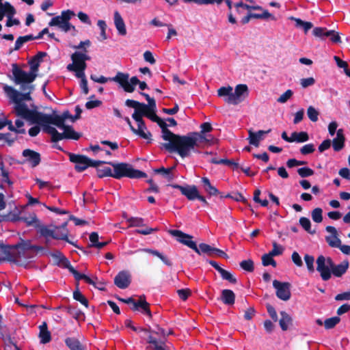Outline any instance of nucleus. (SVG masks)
Returning a JSON list of instances; mask_svg holds the SVG:
<instances>
[{
	"label": "nucleus",
	"instance_id": "1",
	"mask_svg": "<svg viewBox=\"0 0 350 350\" xmlns=\"http://www.w3.org/2000/svg\"><path fill=\"white\" fill-rule=\"evenodd\" d=\"M12 80L16 85H20L22 92L7 84H3V90L10 102L14 104L16 114L26 120L28 113H31L33 110L29 109L25 102L32 100L31 94L35 89L32 83L36 78V75L24 70L16 64H12Z\"/></svg>",
	"mask_w": 350,
	"mask_h": 350
},
{
	"label": "nucleus",
	"instance_id": "2",
	"mask_svg": "<svg viewBox=\"0 0 350 350\" xmlns=\"http://www.w3.org/2000/svg\"><path fill=\"white\" fill-rule=\"evenodd\" d=\"M26 118L30 124H37L42 127L43 131L51 135V140L57 142L64 139H71L77 140L80 134L75 132L71 126L65 124L67 120L72 122L76 120L74 116L68 111H64L62 115L46 114L33 111L28 113Z\"/></svg>",
	"mask_w": 350,
	"mask_h": 350
},
{
	"label": "nucleus",
	"instance_id": "3",
	"mask_svg": "<svg viewBox=\"0 0 350 350\" xmlns=\"http://www.w3.org/2000/svg\"><path fill=\"white\" fill-rule=\"evenodd\" d=\"M162 146L171 152H176L181 157H187L191 152H198L191 133L184 136L175 134V137L168 143L163 144Z\"/></svg>",
	"mask_w": 350,
	"mask_h": 350
},
{
	"label": "nucleus",
	"instance_id": "4",
	"mask_svg": "<svg viewBox=\"0 0 350 350\" xmlns=\"http://www.w3.org/2000/svg\"><path fill=\"white\" fill-rule=\"evenodd\" d=\"M167 335L163 329L158 326L154 329H140V338L148 344L147 348L150 350H170L166 344Z\"/></svg>",
	"mask_w": 350,
	"mask_h": 350
},
{
	"label": "nucleus",
	"instance_id": "5",
	"mask_svg": "<svg viewBox=\"0 0 350 350\" xmlns=\"http://www.w3.org/2000/svg\"><path fill=\"white\" fill-rule=\"evenodd\" d=\"M217 94L220 97H224L226 103L237 105L247 97L248 88L245 84H239L235 87L233 92V88L230 85L221 87L218 89Z\"/></svg>",
	"mask_w": 350,
	"mask_h": 350
},
{
	"label": "nucleus",
	"instance_id": "6",
	"mask_svg": "<svg viewBox=\"0 0 350 350\" xmlns=\"http://www.w3.org/2000/svg\"><path fill=\"white\" fill-rule=\"evenodd\" d=\"M108 163L113 167V177L115 178L119 179L124 176L131 178H139L146 176L144 172L133 169L131 165L127 163H116L113 162Z\"/></svg>",
	"mask_w": 350,
	"mask_h": 350
},
{
	"label": "nucleus",
	"instance_id": "7",
	"mask_svg": "<svg viewBox=\"0 0 350 350\" xmlns=\"http://www.w3.org/2000/svg\"><path fill=\"white\" fill-rule=\"evenodd\" d=\"M148 107L146 104L140 103L139 105L135 109L133 113L132 118L136 121L137 126H139L138 131H140L141 134L143 135V139L151 140L152 135L147 131V127L142 119L143 116H146L148 110Z\"/></svg>",
	"mask_w": 350,
	"mask_h": 350
},
{
	"label": "nucleus",
	"instance_id": "8",
	"mask_svg": "<svg viewBox=\"0 0 350 350\" xmlns=\"http://www.w3.org/2000/svg\"><path fill=\"white\" fill-rule=\"evenodd\" d=\"M110 81L119 83L125 92L130 93L135 90V86L139 83L137 77H133L129 80V75L122 72H118L115 77H111Z\"/></svg>",
	"mask_w": 350,
	"mask_h": 350
},
{
	"label": "nucleus",
	"instance_id": "9",
	"mask_svg": "<svg viewBox=\"0 0 350 350\" xmlns=\"http://www.w3.org/2000/svg\"><path fill=\"white\" fill-rule=\"evenodd\" d=\"M74 15V12L70 10L63 11L60 16L53 17L49 25V26H57L62 31L68 32L71 29H75L69 22L71 17Z\"/></svg>",
	"mask_w": 350,
	"mask_h": 350
},
{
	"label": "nucleus",
	"instance_id": "10",
	"mask_svg": "<svg viewBox=\"0 0 350 350\" xmlns=\"http://www.w3.org/2000/svg\"><path fill=\"white\" fill-rule=\"evenodd\" d=\"M69 159L71 162L75 163V170L79 172L84 171L90 166L97 167L103 163L100 161L91 160L84 155L73 153L69 154Z\"/></svg>",
	"mask_w": 350,
	"mask_h": 350
},
{
	"label": "nucleus",
	"instance_id": "11",
	"mask_svg": "<svg viewBox=\"0 0 350 350\" xmlns=\"http://www.w3.org/2000/svg\"><path fill=\"white\" fill-rule=\"evenodd\" d=\"M317 270L320 273L323 280L327 281L331 278V269L333 260L331 258L321 255L317 259Z\"/></svg>",
	"mask_w": 350,
	"mask_h": 350
},
{
	"label": "nucleus",
	"instance_id": "12",
	"mask_svg": "<svg viewBox=\"0 0 350 350\" xmlns=\"http://www.w3.org/2000/svg\"><path fill=\"white\" fill-rule=\"evenodd\" d=\"M71 59L72 62L67 66V70L70 72H74L75 77H83L87 68V64L79 55V51H76L72 53Z\"/></svg>",
	"mask_w": 350,
	"mask_h": 350
},
{
	"label": "nucleus",
	"instance_id": "13",
	"mask_svg": "<svg viewBox=\"0 0 350 350\" xmlns=\"http://www.w3.org/2000/svg\"><path fill=\"white\" fill-rule=\"evenodd\" d=\"M169 233L176 237L178 242L193 250L197 254H200V250H198L196 242L192 241V236L185 234L178 230H169Z\"/></svg>",
	"mask_w": 350,
	"mask_h": 350
},
{
	"label": "nucleus",
	"instance_id": "14",
	"mask_svg": "<svg viewBox=\"0 0 350 350\" xmlns=\"http://www.w3.org/2000/svg\"><path fill=\"white\" fill-rule=\"evenodd\" d=\"M273 286L276 290V296L282 301H288L291 298V284L288 282H282L273 280Z\"/></svg>",
	"mask_w": 350,
	"mask_h": 350
},
{
	"label": "nucleus",
	"instance_id": "15",
	"mask_svg": "<svg viewBox=\"0 0 350 350\" xmlns=\"http://www.w3.org/2000/svg\"><path fill=\"white\" fill-rule=\"evenodd\" d=\"M32 249L33 247L30 242L23 241L14 247L12 252L16 258H28L29 253Z\"/></svg>",
	"mask_w": 350,
	"mask_h": 350
},
{
	"label": "nucleus",
	"instance_id": "16",
	"mask_svg": "<svg viewBox=\"0 0 350 350\" xmlns=\"http://www.w3.org/2000/svg\"><path fill=\"white\" fill-rule=\"evenodd\" d=\"M312 33L314 36L323 39L328 37L334 43H339L341 42L339 34L334 30L328 31L323 27H315L313 29Z\"/></svg>",
	"mask_w": 350,
	"mask_h": 350
},
{
	"label": "nucleus",
	"instance_id": "17",
	"mask_svg": "<svg viewBox=\"0 0 350 350\" xmlns=\"http://www.w3.org/2000/svg\"><path fill=\"white\" fill-rule=\"evenodd\" d=\"M170 186L179 189L181 193L189 200H196V197H198V193H199L197 187L195 185L182 186L174 184L170 185Z\"/></svg>",
	"mask_w": 350,
	"mask_h": 350
},
{
	"label": "nucleus",
	"instance_id": "18",
	"mask_svg": "<svg viewBox=\"0 0 350 350\" xmlns=\"http://www.w3.org/2000/svg\"><path fill=\"white\" fill-rule=\"evenodd\" d=\"M114 283L120 288H127L131 283L130 273L126 271L119 272L114 278Z\"/></svg>",
	"mask_w": 350,
	"mask_h": 350
},
{
	"label": "nucleus",
	"instance_id": "19",
	"mask_svg": "<svg viewBox=\"0 0 350 350\" xmlns=\"http://www.w3.org/2000/svg\"><path fill=\"white\" fill-rule=\"evenodd\" d=\"M326 231L330 233V235L327 236L325 239L329 246L332 247H338L341 243L340 239L338 237V232L334 226H327Z\"/></svg>",
	"mask_w": 350,
	"mask_h": 350
},
{
	"label": "nucleus",
	"instance_id": "20",
	"mask_svg": "<svg viewBox=\"0 0 350 350\" xmlns=\"http://www.w3.org/2000/svg\"><path fill=\"white\" fill-rule=\"evenodd\" d=\"M271 129L268 131H258V132H253L252 130L248 131V141L250 144L253 145L256 147H258L260 142L263 139V135L266 133H269Z\"/></svg>",
	"mask_w": 350,
	"mask_h": 350
},
{
	"label": "nucleus",
	"instance_id": "21",
	"mask_svg": "<svg viewBox=\"0 0 350 350\" xmlns=\"http://www.w3.org/2000/svg\"><path fill=\"white\" fill-rule=\"evenodd\" d=\"M23 156L25 157V161L29 163L31 167L37 166L40 162V154L29 149L23 150Z\"/></svg>",
	"mask_w": 350,
	"mask_h": 350
},
{
	"label": "nucleus",
	"instance_id": "22",
	"mask_svg": "<svg viewBox=\"0 0 350 350\" xmlns=\"http://www.w3.org/2000/svg\"><path fill=\"white\" fill-rule=\"evenodd\" d=\"M349 266V263L347 260H344L339 265H335L333 262V266L331 269V274L332 273L336 277H341L344 275Z\"/></svg>",
	"mask_w": 350,
	"mask_h": 350
},
{
	"label": "nucleus",
	"instance_id": "23",
	"mask_svg": "<svg viewBox=\"0 0 350 350\" xmlns=\"http://www.w3.org/2000/svg\"><path fill=\"white\" fill-rule=\"evenodd\" d=\"M345 136L342 129H338L336 132V136L333 139L332 146L335 151L338 152L342 150L345 145Z\"/></svg>",
	"mask_w": 350,
	"mask_h": 350
},
{
	"label": "nucleus",
	"instance_id": "24",
	"mask_svg": "<svg viewBox=\"0 0 350 350\" xmlns=\"http://www.w3.org/2000/svg\"><path fill=\"white\" fill-rule=\"evenodd\" d=\"M114 25L118 31V33L121 36H125L126 34V29L125 23L120 14L116 11L114 12Z\"/></svg>",
	"mask_w": 350,
	"mask_h": 350
},
{
	"label": "nucleus",
	"instance_id": "25",
	"mask_svg": "<svg viewBox=\"0 0 350 350\" xmlns=\"http://www.w3.org/2000/svg\"><path fill=\"white\" fill-rule=\"evenodd\" d=\"M204 190L209 195L216 196L219 194V190L213 186L207 177H203L201 179Z\"/></svg>",
	"mask_w": 350,
	"mask_h": 350
},
{
	"label": "nucleus",
	"instance_id": "26",
	"mask_svg": "<svg viewBox=\"0 0 350 350\" xmlns=\"http://www.w3.org/2000/svg\"><path fill=\"white\" fill-rule=\"evenodd\" d=\"M281 318L279 321V324L283 331H286L288 327L292 325L293 319L285 311L280 312Z\"/></svg>",
	"mask_w": 350,
	"mask_h": 350
},
{
	"label": "nucleus",
	"instance_id": "27",
	"mask_svg": "<svg viewBox=\"0 0 350 350\" xmlns=\"http://www.w3.org/2000/svg\"><path fill=\"white\" fill-rule=\"evenodd\" d=\"M45 55L44 53H39L33 59L29 62L30 66V72L32 74L36 75V77L38 75V68L40 66V59Z\"/></svg>",
	"mask_w": 350,
	"mask_h": 350
},
{
	"label": "nucleus",
	"instance_id": "28",
	"mask_svg": "<svg viewBox=\"0 0 350 350\" xmlns=\"http://www.w3.org/2000/svg\"><path fill=\"white\" fill-rule=\"evenodd\" d=\"M18 220L25 222L27 226L40 227V222L35 213H31L26 217H21L18 218Z\"/></svg>",
	"mask_w": 350,
	"mask_h": 350
},
{
	"label": "nucleus",
	"instance_id": "29",
	"mask_svg": "<svg viewBox=\"0 0 350 350\" xmlns=\"http://www.w3.org/2000/svg\"><path fill=\"white\" fill-rule=\"evenodd\" d=\"M159 126L162 129V138L165 140L170 142L173 137H175V134L172 133L167 127V124L161 118L157 122Z\"/></svg>",
	"mask_w": 350,
	"mask_h": 350
},
{
	"label": "nucleus",
	"instance_id": "30",
	"mask_svg": "<svg viewBox=\"0 0 350 350\" xmlns=\"http://www.w3.org/2000/svg\"><path fill=\"white\" fill-rule=\"evenodd\" d=\"M221 299L226 305H232L234 303L235 295L232 291L224 289L221 291Z\"/></svg>",
	"mask_w": 350,
	"mask_h": 350
},
{
	"label": "nucleus",
	"instance_id": "31",
	"mask_svg": "<svg viewBox=\"0 0 350 350\" xmlns=\"http://www.w3.org/2000/svg\"><path fill=\"white\" fill-rule=\"evenodd\" d=\"M195 144L196 148H202L206 144V135L203 133H200L198 132H194L191 133Z\"/></svg>",
	"mask_w": 350,
	"mask_h": 350
},
{
	"label": "nucleus",
	"instance_id": "32",
	"mask_svg": "<svg viewBox=\"0 0 350 350\" xmlns=\"http://www.w3.org/2000/svg\"><path fill=\"white\" fill-rule=\"evenodd\" d=\"M135 310H141L144 314L151 317V312L149 308V304L145 300L144 296H141L139 299L137 301V307Z\"/></svg>",
	"mask_w": 350,
	"mask_h": 350
},
{
	"label": "nucleus",
	"instance_id": "33",
	"mask_svg": "<svg viewBox=\"0 0 350 350\" xmlns=\"http://www.w3.org/2000/svg\"><path fill=\"white\" fill-rule=\"evenodd\" d=\"M52 238L66 240L67 239L66 229L64 227H53Z\"/></svg>",
	"mask_w": 350,
	"mask_h": 350
},
{
	"label": "nucleus",
	"instance_id": "34",
	"mask_svg": "<svg viewBox=\"0 0 350 350\" xmlns=\"http://www.w3.org/2000/svg\"><path fill=\"white\" fill-rule=\"evenodd\" d=\"M290 19L294 21L295 22V26L297 28L303 29L306 33L313 27V24L311 22L304 21L300 18L293 16L291 17Z\"/></svg>",
	"mask_w": 350,
	"mask_h": 350
},
{
	"label": "nucleus",
	"instance_id": "35",
	"mask_svg": "<svg viewBox=\"0 0 350 350\" xmlns=\"http://www.w3.org/2000/svg\"><path fill=\"white\" fill-rule=\"evenodd\" d=\"M40 338L42 343H47L51 340V334L47 330L46 323H43L40 325Z\"/></svg>",
	"mask_w": 350,
	"mask_h": 350
},
{
	"label": "nucleus",
	"instance_id": "36",
	"mask_svg": "<svg viewBox=\"0 0 350 350\" xmlns=\"http://www.w3.org/2000/svg\"><path fill=\"white\" fill-rule=\"evenodd\" d=\"M309 139V136L306 132H293L292 133V142L303 143Z\"/></svg>",
	"mask_w": 350,
	"mask_h": 350
},
{
	"label": "nucleus",
	"instance_id": "37",
	"mask_svg": "<svg viewBox=\"0 0 350 350\" xmlns=\"http://www.w3.org/2000/svg\"><path fill=\"white\" fill-rule=\"evenodd\" d=\"M174 169V167L165 168L161 167L159 169H156L154 172L157 174H161L163 177L167 178L169 181L172 180L174 178V176L172 174V170Z\"/></svg>",
	"mask_w": 350,
	"mask_h": 350
},
{
	"label": "nucleus",
	"instance_id": "38",
	"mask_svg": "<svg viewBox=\"0 0 350 350\" xmlns=\"http://www.w3.org/2000/svg\"><path fill=\"white\" fill-rule=\"evenodd\" d=\"M33 39L34 37L32 35H27L25 36L18 37L15 42L14 50H19L25 42L32 40Z\"/></svg>",
	"mask_w": 350,
	"mask_h": 350
},
{
	"label": "nucleus",
	"instance_id": "39",
	"mask_svg": "<svg viewBox=\"0 0 350 350\" xmlns=\"http://www.w3.org/2000/svg\"><path fill=\"white\" fill-rule=\"evenodd\" d=\"M0 8L3 10L7 18L9 16H14L16 14L15 8L8 2L3 3L0 6Z\"/></svg>",
	"mask_w": 350,
	"mask_h": 350
},
{
	"label": "nucleus",
	"instance_id": "40",
	"mask_svg": "<svg viewBox=\"0 0 350 350\" xmlns=\"http://www.w3.org/2000/svg\"><path fill=\"white\" fill-rule=\"evenodd\" d=\"M323 211L321 208H315L311 213L312 220L316 223H321L323 220Z\"/></svg>",
	"mask_w": 350,
	"mask_h": 350
},
{
	"label": "nucleus",
	"instance_id": "41",
	"mask_svg": "<svg viewBox=\"0 0 350 350\" xmlns=\"http://www.w3.org/2000/svg\"><path fill=\"white\" fill-rule=\"evenodd\" d=\"M340 321V319L338 317H334L332 318L327 319L324 322V326L326 329H332Z\"/></svg>",
	"mask_w": 350,
	"mask_h": 350
},
{
	"label": "nucleus",
	"instance_id": "42",
	"mask_svg": "<svg viewBox=\"0 0 350 350\" xmlns=\"http://www.w3.org/2000/svg\"><path fill=\"white\" fill-rule=\"evenodd\" d=\"M273 256L269 253L265 254L262 256V262L264 266L272 265L276 267V262L273 260Z\"/></svg>",
	"mask_w": 350,
	"mask_h": 350
},
{
	"label": "nucleus",
	"instance_id": "43",
	"mask_svg": "<svg viewBox=\"0 0 350 350\" xmlns=\"http://www.w3.org/2000/svg\"><path fill=\"white\" fill-rule=\"evenodd\" d=\"M219 273H220L223 280H228V282L233 284L237 282V280L234 278L231 273L224 269L223 268L221 270H219Z\"/></svg>",
	"mask_w": 350,
	"mask_h": 350
},
{
	"label": "nucleus",
	"instance_id": "44",
	"mask_svg": "<svg viewBox=\"0 0 350 350\" xmlns=\"http://www.w3.org/2000/svg\"><path fill=\"white\" fill-rule=\"evenodd\" d=\"M129 227H139L144 226V221L141 217H130L127 219Z\"/></svg>",
	"mask_w": 350,
	"mask_h": 350
},
{
	"label": "nucleus",
	"instance_id": "45",
	"mask_svg": "<svg viewBox=\"0 0 350 350\" xmlns=\"http://www.w3.org/2000/svg\"><path fill=\"white\" fill-rule=\"evenodd\" d=\"M97 174L100 178L106 176L113 177V171L109 167H103L97 170Z\"/></svg>",
	"mask_w": 350,
	"mask_h": 350
},
{
	"label": "nucleus",
	"instance_id": "46",
	"mask_svg": "<svg viewBox=\"0 0 350 350\" xmlns=\"http://www.w3.org/2000/svg\"><path fill=\"white\" fill-rule=\"evenodd\" d=\"M299 224L301 227L309 233H314V231L311 230V223L308 218L302 217L299 219Z\"/></svg>",
	"mask_w": 350,
	"mask_h": 350
},
{
	"label": "nucleus",
	"instance_id": "47",
	"mask_svg": "<svg viewBox=\"0 0 350 350\" xmlns=\"http://www.w3.org/2000/svg\"><path fill=\"white\" fill-rule=\"evenodd\" d=\"M304 260L306 262L307 268L310 272H314V258L312 256H310L309 254H306L304 256Z\"/></svg>",
	"mask_w": 350,
	"mask_h": 350
},
{
	"label": "nucleus",
	"instance_id": "48",
	"mask_svg": "<svg viewBox=\"0 0 350 350\" xmlns=\"http://www.w3.org/2000/svg\"><path fill=\"white\" fill-rule=\"evenodd\" d=\"M307 115L311 121L317 122L318 120L319 112L312 106L308 108Z\"/></svg>",
	"mask_w": 350,
	"mask_h": 350
},
{
	"label": "nucleus",
	"instance_id": "49",
	"mask_svg": "<svg viewBox=\"0 0 350 350\" xmlns=\"http://www.w3.org/2000/svg\"><path fill=\"white\" fill-rule=\"evenodd\" d=\"M0 169H1V176H2L1 180H2V182L3 183L8 184V185H12V182L9 178V173H8V172L7 170H5L3 163H1L0 165Z\"/></svg>",
	"mask_w": 350,
	"mask_h": 350
},
{
	"label": "nucleus",
	"instance_id": "50",
	"mask_svg": "<svg viewBox=\"0 0 350 350\" xmlns=\"http://www.w3.org/2000/svg\"><path fill=\"white\" fill-rule=\"evenodd\" d=\"M73 297L77 301L81 302L85 307L88 306V299L79 291H75L73 293Z\"/></svg>",
	"mask_w": 350,
	"mask_h": 350
},
{
	"label": "nucleus",
	"instance_id": "51",
	"mask_svg": "<svg viewBox=\"0 0 350 350\" xmlns=\"http://www.w3.org/2000/svg\"><path fill=\"white\" fill-rule=\"evenodd\" d=\"M253 18H261V19H268L271 18V20H275L274 16L270 14L267 10H263L262 14H252Z\"/></svg>",
	"mask_w": 350,
	"mask_h": 350
},
{
	"label": "nucleus",
	"instance_id": "52",
	"mask_svg": "<svg viewBox=\"0 0 350 350\" xmlns=\"http://www.w3.org/2000/svg\"><path fill=\"white\" fill-rule=\"evenodd\" d=\"M297 173L299 174V175L301 177L305 178V177H308V176L313 175L314 171L308 167H304L299 168L297 170Z\"/></svg>",
	"mask_w": 350,
	"mask_h": 350
},
{
	"label": "nucleus",
	"instance_id": "53",
	"mask_svg": "<svg viewBox=\"0 0 350 350\" xmlns=\"http://www.w3.org/2000/svg\"><path fill=\"white\" fill-rule=\"evenodd\" d=\"M240 266L247 271L251 272L254 270V262L252 260H243L241 262Z\"/></svg>",
	"mask_w": 350,
	"mask_h": 350
},
{
	"label": "nucleus",
	"instance_id": "54",
	"mask_svg": "<svg viewBox=\"0 0 350 350\" xmlns=\"http://www.w3.org/2000/svg\"><path fill=\"white\" fill-rule=\"evenodd\" d=\"M283 250L284 249L281 245H278L276 242H273V249L269 254L273 256H279L282 254Z\"/></svg>",
	"mask_w": 350,
	"mask_h": 350
},
{
	"label": "nucleus",
	"instance_id": "55",
	"mask_svg": "<svg viewBox=\"0 0 350 350\" xmlns=\"http://www.w3.org/2000/svg\"><path fill=\"white\" fill-rule=\"evenodd\" d=\"M39 232L42 236L46 238L52 237L53 228L40 226Z\"/></svg>",
	"mask_w": 350,
	"mask_h": 350
},
{
	"label": "nucleus",
	"instance_id": "56",
	"mask_svg": "<svg viewBox=\"0 0 350 350\" xmlns=\"http://www.w3.org/2000/svg\"><path fill=\"white\" fill-rule=\"evenodd\" d=\"M198 250H200V254L201 252L206 254H212L214 252V247H212L211 245L206 243H200L199 245Z\"/></svg>",
	"mask_w": 350,
	"mask_h": 350
},
{
	"label": "nucleus",
	"instance_id": "57",
	"mask_svg": "<svg viewBox=\"0 0 350 350\" xmlns=\"http://www.w3.org/2000/svg\"><path fill=\"white\" fill-rule=\"evenodd\" d=\"M293 92L291 90H286L277 100L280 103H285L293 96Z\"/></svg>",
	"mask_w": 350,
	"mask_h": 350
},
{
	"label": "nucleus",
	"instance_id": "58",
	"mask_svg": "<svg viewBox=\"0 0 350 350\" xmlns=\"http://www.w3.org/2000/svg\"><path fill=\"white\" fill-rule=\"evenodd\" d=\"M315 83V79L313 77L304 78L300 80V84L303 88L312 86Z\"/></svg>",
	"mask_w": 350,
	"mask_h": 350
},
{
	"label": "nucleus",
	"instance_id": "59",
	"mask_svg": "<svg viewBox=\"0 0 350 350\" xmlns=\"http://www.w3.org/2000/svg\"><path fill=\"white\" fill-rule=\"evenodd\" d=\"M15 125H16V127H15V130L13 131L14 132H15L16 133H20V134H24L25 133V129L23 128L24 126V122L22 120L17 119L15 121Z\"/></svg>",
	"mask_w": 350,
	"mask_h": 350
},
{
	"label": "nucleus",
	"instance_id": "60",
	"mask_svg": "<svg viewBox=\"0 0 350 350\" xmlns=\"http://www.w3.org/2000/svg\"><path fill=\"white\" fill-rule=\"evenodd\" d=\"M77 78L81 79L80 87L82 89L83 93L85 94H88L89 92V89L88 87V81L85 77V73L83 77H76Z\"/></svg>",
	"mask_w": 350,
	"mask_h": 350
},
{
	"label": "nucleus",
	"instance_id": "61",
	"mask_svg": "<svg viewBox=\"0 0 350 350\" xmlns=\"http://www.w3.org/2000/svg\"><path fill=\"white\" fill-rule=\"evenodd\" d=\"M314 146L312 144H308L301 147V148L300 149V152L302 154L306 155L312 153L314 151Z\"/></svg>",
	"mask_w": 350,
	"mask_h": 350
},
{
	"label": "nucleus",
	"instance_id": "62",
	"mask_svg": "<svg viewBox=\"0 0 350 350\" xmlns=\"http://www.w3.org/2000/svg\"><path fill=\"white\" fill-rule=\"evenodd\" d=\"M74 277L77 280H84L88 284H94L92 279H90L88 276L85 275V274L80 273L78 271H75Z\"/></svg>",
	"mask_w": 350,
	"mask_h": 350
},
{
	"label": "nucleus",
	"instance_id": "63",
	"mask_svg": "<svg viewBox=\"0 0 350 350\" xmlns=\"http://www.w3.org/2000/svg\"><path fill=\"white\" fill-rule=\"evenodd\" d=\"M5 126H8V129L10 131L15 130V126L12 124V122L11 120H9L7 119H4V120L0 119V129H3Z\"/></svg>",
	"mask_w": 350,
	"mask_h": 350
},
{
	"label": "nucleus",
	"instance_id": "64",
	"mask_svg": "<svg viewBox=\"0 0 350 350\" xmlns=\"http://www.w3.org/2000/svg\"><path fill=\"white\" fill-rule=\"evenodd\" d=\"M146 117L154 122H157L160 118L156 114V109H148Z\"/></svg>",
	"mask_w": 350,
	"mask_h": 350
}]
</instances>
